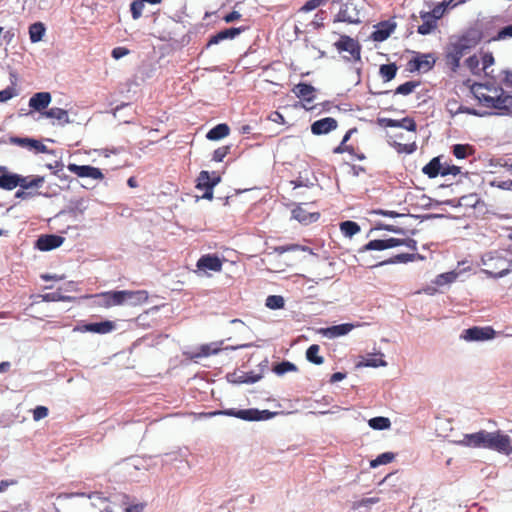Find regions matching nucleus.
<instances>
[{"mask_svg": "<svg viewBox=\"0 0 512 512\" xmlns=\"http://www.w3.org/2000/svg\"><path fill=\"white\" fill-rule=\"evenodd\" d=\"M219 350V348L213 347L212 344H204L199 348V352L196 354V357H207L214 355L218 353Z\"/></svg>", "mask_w": 512, "mask_h": 512, "instance_id": "obj_49", "label": "nucleus"}, {"mask_svg": "<svg viewBox=\"0 0 512 512\" xmlns=\"http://www.w3.org/2000/svg\"><path fill=\"white\" fill-rule=\"evenodd\" d=\"M495 331L492 327L474 326L463 331L461 337L466 341H485L494 337Z\"/></svg>", "mask_w": 512, "mask_h": 512, "instance_id": "obj_7", "label": "nucleus"}, {"mask_svg": "<svg viewBox=\"0 0 512 512\" xmlns=\"http://www.w3.org/2000/svg\"><path fill=\"white\" fill-rule=\"evenodd\" d=\"M493 63H494V57H493L492 53H485L482 56V65H483L482 69L486 75H489V72H487V69L491 65H493Z\"/></svg>", "mask_w": 512, "mask_h": 512, "instance_id": "obj_57", "label": "nucleus"}, {"mask_svg": "<svg viewBox=\"0 0 512 512\" xmlns=\"http://www.w3.org/2000/svg\"><path fill=\"white\" fill-rule=\"evenodd\" d=\"M340 231L345 237H353L358 234L361 230L360 226L354 221H343L340 223Z\"/></svg>", "mask_w": 512, "mask_h": 512, "instance_id": "obj_34", "label": "nucleus"}, {"mask_svg": "<svg viewBox=\"0 0 512 512\" xmlns=\"http://www.w3.org/2000/svg\"><path fill=\"white\" fill-rule=\"evenodd\" d=\"M369 426L375 430H385L391 426V422L387 417H374L368 422Z\"/></svg>", "mask_w": 512, "mask_h": 512, "instance_id": "obj_40", "label": "nucleus"}, {"mask_svg": "<svg viewBox=\"0 0 512 512\" xmlns=\"http://www.w3.org/2000/svg\"><path fill=\"white\" fill-rule=\"evenodd\" d=\"M429 12L430 16L433 17V19L437 22V20L440 19L444 13V6L443 4L437 5L432 11Z\"/></svg>", "mask_w": 512, "mask_h": 512, "instance_id": "obj_63", "label": "nucleus"}, {"mask_svg": "<svg viewBox=\"0 0 512 512\" xmlns=\"http://www.w3.org/2000/svg\"><path fill=\"white\" fill-rule=\"evenodd\" d=\"M353 147L350 146V145H347L346 143L342 142L333 149V153L334 154H342L344 152H348V153H352L353 152Z\"/></svg>", "mask_w": 512, "mask_h": 512, "instance_id": "obj_60", "label": "nucleus"}, {"mask_svg": "<svg viewBox=\"0 0 512 512\" xmlns=\"http://www.w3.org/2000/svg\"><path fill=\"white\" fill-rule=\"evenodd\" d=\"M395 458L394 453L392 452H385L377 456L376 459L372 460L370 462V466L375 468L379 465H385L391 463Z\"/></svg>", "mask_w": 512, "mask_h": 512, "instance_id": "obj_45", "label": "nucleus"}, {"mask_svg": "<svg viewBox=\"0 0 512 512\" xmlns=\"http://www.w3.org/2000/svg\"><path fill=\"white\" fill-rule=\"evenodd\" d=\"M449 112L451 114L466 113V114H470V115H479L476 110L468 108V107H464L462 105L458 106L455 110L449 109Z\"/></svg>", "mask_w": 512, "mask_h": 512, "instance_id": "obj_62", "label": "nucleus"}, {"mask_svg": "<svg viewBox=\"0 0 512 512\" xmlns=\"http://www.w3.org/2000/svg\"><path fill=\"white\" fill-rule=\"evenodd\" d=\"M196 266L200 270L220 272L222 269V261L215 254H206L199 258Z\"/></svg>", "mask_w": 512, "mask_h": 512, "instance_id": "obj_17", "label": "nucleus"}, {"mask_svg": "<svg viewBox=\"0 0 512 512\" xmlns=\"http://www.w3.org/2000/svg\"><path fill=\"white\" fill-rule=\"evenodd\" d=\"M145 8V2L143 0H135L130 5V11L134 20L139 19L142 16Z\"/></svg>", "mask_w": 512, "mask_h": 512, "instance_id": "obj_48", "label": "nucleus"}, {"mask_svg": "<svg viewBox=\"0 0 512 512\" xmlns=\"http://www.w3.org/2000/svg\"><path fill=\"white\" fill-rule=\"evenodd\" d=\"M507 260L497 252H489L481 257L484 266L482 272L491 278H501L509 274L511 269L506 265Z\"/></svg>", "mask_w": 512, "mask_h": 512, "instance_id": "obj_2", "label": "nucleus"}, {"mask_svg": "<svg viewBox=\"0 0 512 512\" xmlns=\"http://www.w3.org/2000/svg\"><path fill=\"white\" fill-rule=\"evenodd\" d=\"M469 53L456 42L448 45L445 53V64L453 72H456L460 66V60Z\"/></svg>", "mask_w": 512, "mask_h": 512, "instance_id": "obj_6", "label": "nucleus"}, {"mask_svg": "<svg viewBox=\"0 0 512 512\" xmlns=\"http://www.w3.org/2000/svg\"><path fill=\"white\" fill-rule=\"evenodd\" d=\"M335 46L339 51L348 52L353 60H360V44L358 43V41L354 40L350 36L342 35L340 39L335 43Z\"/></svg>", "mask_w": 512, "mask_h": 512, "instance_id": "obj_10", "label": "nucleus"}, {"mask_svg": "<svg viewBox=\"0 0 512 512\" xmlns=\"http://www.w3.org/2000/svg\"><path fill=\"white\" fill-rule=\"evenodd\" d=\"M49 410L45 406H37L33 410V419L34 421H40L48 416Z\"/></svg>", "mask_w": 512, "mask_h": 512, "instance_id": "obj_54", "label": "nucleus"}, {"mask_svg": "<svg viewBox=\"0 0 512 512\" xmlns=\"http://www.w3.org/2000/svg\"><path fill=\"white\" fill-rule=\"evenodd\" d=\"M51 101L52 96L49 92H37L29 99V107L43 114Z\"/></svg>", "mask_w": 512, "mask_h": 512, "instance_id": "obj_16", "label": "nucleus"}, {"mask_svg": "<svg viewBox=\"0 0 512 512\" xmlns=\"http://www.w3.org/2000/svg\"><path fill=\"white\" fill-rule=\"evenodd\" d=\"M274 251L282 255L285 252H294V251H308L311 252V249L307 246H302L299 244H288V245H282V246H276L274 247Z\"/></svg>", "mask_w": 512, "mask_h": 512, "instance_id": "obj_41", "label": "nucleus"}, {"mask_svg": "<svg viewBox=\"0 0 512 512\" xmlns=\"http://www.w3.org/2000/svg\"><path fill=\"white\" fill-rule=\"evenodd\" d=\"M44 183L42 176H27L23 177L18 174V186L22 189H29L32 187H40Z\"/></svg>", "mask_w": 512, "mask_h": 512, "instance_id": "obj_30", "label": "nucleus"}, {"mask_svg": "<svg viewBox=\"0 0 512 512\" xmlns=\"http://www.w3.org/2000/svg\"><path fill=\"white\" fill-rule=\"evenodd\" d=\"M28 143H29L28 149H34L36 152H39V153H47L48 152L47 146L44 145L39 140H35V139H31L30 138Z\"/></svg>", "mask_w": 512, "mask_h": 512, "instance_id": "obj_53", "label": "nucleus"}, {"mask_svg": "<svg viewBox=\"0 0 512 512\" xmlns=\"http://www.w3.org/2000/svg\"><path fill=\"white\" fill-rule=\"evenodd\" d=\"M116 329V324L113 321L105 320L99 323H88L77 325L74 331L81 333H96V334H108Z\"/></svg>", "mask_w": 512, "mask_h": 512, "instance_id": "obj_9", "label": "nucleus"}, {"mask_svg": "<svg viewBox=\"0 0 512 512\" xmlns=\"http://www.w3.org/2000/svg\"><path fill=\"white\" fill-rule=\"evenodd\" d=\"M129 53H130L129 49H127L126 47L119 46V47H115L112 50L111 55L115 60H118V59L128 55Z\"/></svg>", "mask_w": 512, "mask_h": 512, "instance_id": "obj_59", "label": "nucleus"}, {"mask_svg": "<svg viewBox=\"0 0 512 512\" xmlns=\"http://www.w3.org/2000/svg\"><path fill=\"white\" fill-rule=\"evenodd\" d=\"M481 41V32L476 29H471L465 32L455 42L459 44L466 51L470 52Z\"/></svg>", "mask_w": 512, "mask_h": 512, "instance_id": "obj_14", "label": "nucleus"}, {"mask_svg": "<svg viewBox=\"0 0 512 512\" xmlns=\"http://www.w3.org/2000/svg\"><path fill=\"white\" fill-rule=\"evenodd\" d=\"M485 433L486 431L482 430L473 434H465L460 444L473 448H484Z\"/></svg>", "mask_w": 512, "mask_h": 512, "instance_id": "obj_24", "label": "nucleus"}, {"mask_svg": "<svg viewBox=\"0 0 512 512\" xmlns=\"http://www.w3.org/2000/svg\"><path fill=\"white\" fill-rule=\"evenodd\" d=\"M41 298L43 301H46V302L66 301L69 299V297L63 296L59 292L46 293L44 295H41Z\"/></svg>", "mask_w": 512, "mask_h": 512, "instance_id": "obj_51", "label": "nucleus"}, {"mask_svg": "<svg viewBox=\"0 0 512 512\" xmlns=\"http://www.w3.org/2000/svg\"><path fill=\"white\" fill-rule=\"evenodd\" d=\"M18 187V174L3 173L0 175V189L13 190Z\"/></svg>", "mask_w": 512, "mask_h": 512, "instance_id": "obj_31", "label": "nucleus"}, {"mask_svg": "<svg viewBox=\"0 0 512 512\" xmlns=\"http://www.w3.org/2000/svg\"><path fill=\"white\" fill-rule=\"evenodd\" d=\"M220 181L219 177L211 178L208 171H201L198 176V188L211 190Z\"/></svg>", "mask_w": 512, "mask_h": 512, "instance_id": "obj_32", "label": "nucleus"}, {"mask_svg": "<svg viewBox=\"0 0 512 512\" xmlns=\"http://www.w3.org/2000/svg\"><path fill=\"white\" fill-rule=\"evenodd\" d=\"M461 171H460V167L456 166V165H443L442 166V172H441V176H447V175H453V176H456L458 174H460Z\"/></svg>", "mask_w": 512, "mask_h": 512, "instance_id": "obj_55", "label": "nucleus"}, {"mask_svg": "<svg viewBox=\"0 0 512 512\" xmlns=\"http://www.w3.org/2000/svg\"><path fill=\"white\" fill-rule=\"evenodd\" d=\"M378 123L382 127H400L407 131L415 133L417 130V124L411 117H405L401 120H395L391 118H380Z\"/></svg>", "mask_w": 512, "mask_h": 512, "instance_id": "obj_13", "label": "nucleus"}, {"mask_svg": "<svg viewBox=\"0 0 512 512\" xmlns=\"http://www.w3.org/2000/svg\"><path fill=\"white\" fill-rule=\"evenodd\" d=\"M335 22H346L349 24L359 23V11L353 3H345L341 6L339 12L335 16Z\"/></svg>", "mask_w": 512, "mask_h": 512, "instance_id": "obj_12", "label": "nucleus"}, {"mask_svg": "<svg viewBox=\"0 0 512 512\" xmlns=\"http://www.w3.org/2000/svg\"><path fill=\"white\" fill-rule=\"evenodd\" d=\"M419 82L417 81H407L401 85H399L396 90H395V93L396 94H401V95H409L410 93H412L414 91V89L416 87L419 86Z\"/></svg>", "mask_w": 512, "mask_h": 512, "instance_id": "obj_47", "label": "nucleus"}, {"mask_svg": "<svg viewBox=\"0 0 512 512\" xmlns=\"http://www.w3.org/2000/svg\"><path fill=\"white\" fill-rule=\"evenodd\" d=\"M67 169L80 178H91L94 180H103L104 174L101 169L90 165H77L69 163Z\"/></svg>", "mask_w": 512, "mask_h": 512, "instance_id": "obj_8", "label": "nucleus"}, {"mask_svg": "<svg viewBox=\"0 0 512 512\" xmlns=\"http://www.w3.org/2000/svg\"><path fill=\"white\" fill-rule=\"evenodd\" d=\"M15 95V89L13 87H7L6 89L0 91V102H6L13 98Z\"/></svg>", "mask_w": 512, "mask_h": 512, "instance_id": "obj_58", "label": "nucleus"}, {"mask_svg": "<svg viewBox=\"0 0 512 512\" xmlns=\"http://www.w3.org/2000/svg\"><path fill=\"white\" fill-rule=\"evenodd\" d=\"M470 90L479 104L494 109L498 114H512V95L505 94L501 86L489 82L474 83Z\"/></svg>", "mask_w": 512, "mask_h": 512, "instance_id": "obj_1", "label": "nucleus"}, {"mask_svg": "<svg viewBox=\"0 0 512 512\" xmlns=\"http://www.w3.org/2000/svg\"><path fill=\"white\" fill-rule=\"evenodd\" d=\"M124 304L141 305L148 301V292L145 290L129 291L124 290Z\"/></svg>", "mask_w": 512, "mask_h": 512, "instance_id": "obj_26", "label": "nucleus"}, {"mask_svg": "<svg viewBox=\"0 0 512 512\" xmlns=\"http://www.w3.org/2000/svg\"><path fill=\"white\" fill-rule=\"evenodd\" d=\"M269 120L275 122V123H278V124H284L285 123V119H284V116L278 112V111H273L269 117H268Z\"/></svg>", "mask_w": 512, "mask_h": 512, "instance_id": "obj_64", "label": "nucleus"}, {"mask_svg": "<svg viewBox=\"0 0 512 512\" xmlns=\"http://www.w3.org/2000/svg\"><path fill=\"white\" fill-rule=\"evenodd\" d=\"M94 297L102 299V304L105 307L120 306L124 304V290L121 291H107L96 294Z\"/></svg>", "mask_w": 512, "mask_h": 512, "instance_id": "obj_18", "label": "nucleus"}, {"mask_svg": "<svg viewBox=\"0 0 512 512\" xmlns=\"http://www.w3.org/2000/svg\"><path fill=\"white\" fill-rule=\"evenodd\" d=\"M465 64L473 73H476V71L479 69V59L476 55L468 57L465 60Z\"/></svg>", "mask_w": 512, "mask_h": 512, "instance_id": "obj_56", "label": "nucleus"}, {"mask_svg": "<svg viewBox=\"0 0 512 512\" xmlns=\"http://www.w3.org/2000/svg\"><path fill=\"white\" fill-rule=\"evenodd\" d=\"M45 34V26L41 22H36L30 25L29 27V36L30 40L33 43L39 42L42 40Z\"/></svg>", "mask_w": 512, "mask_h": 512, "instance_id": "obj_35", "label": "nucleus"}, {"mask_svg": "<svg viewBox=\"0 0 512 512\" xmlns=\"http://www.w3.org/2000/svg\"><path fill=\"white\" fill-rule=\"evenodd\" d=\"M397 246H405L410 249L412 252L417 250V241L412 238H388V239H375L369 241L363 248L362 251L365 250H385L389 248H394Z\"/></svg>", "mask_w": 512, "mask_h": 512, "instance_id": "obj_4", "label": "nucleus"}, {"mask_svg": "<svg viewBox=\"0 0 512 512\" xmlns=\"http://www.w3.org/2000/svg\"><path fill=\"white\" fill-rule=\"evenodd\" d=\"M230 146H222L217 148L214 153L212 159L215 162H222L223 159L229 154Z\"/></svg>", "mask_w": 512, "mask_h": 512, "instance_id": "obj_52", "label": "nucleus"}, {"mask_svg": "<svg viewBox=\"0 0 512 512\" xmlns=\"http://www.w3.org/2000/svg\"><path fill=\"white\" fill-rule=\"evenodd\" d=\"M230 128L227 124L221 123L213 127L206 134L207 139L216 141L225 138L229 135Z\"/></svg>", "mask_w": 512, "mask_h": 512, "instance_id": "obj_29", "label": "nucleus"}, {"mask_svg": "<svg viewBox=\"0 0 512 512\" xmlns=\"http://www.w3.org/2000/svg\"><path fill=\"white\" fill-rule=\"evenodd\" d=\"M473 153L472 146L468 144H456L453 146V155L458 159H464Z\"/></svg>", "mask_w": 512, "mask_h": 512, "instance_id": "obj_43", "label": "nucleus"}, {"mask_svg": "<svg viewBox=\"0 0 512 512\" xmlns=\"http://www.w3.org/2000/svg\"><path fill=\"white\" fill-rule=\"evenodd\" d=\"M297 370V366L289 361H282L273 367V372L277 375H283L287 372H296Z\"/></svg>", "mask_w": 512, "mask_h": 512, "instance_id": "obj_42", "label": "nucleus"}, {"mask_svg": "<svg viewBox=\"0 0 512 512\" xmlns=\"http://www.w3.org/2000/svg\"><path fill=\"white\" fill-rule=\"evenodd\" d=\"M420 17L423 20V23L418 26V33L421 35H427L429 34L433 29L436 28L437 23L433 19V17L430 16V12L421 11Z\"/></svg>", "mask_w": 512, "mask_h": 512, "instance_id": "obj_27", "label": "nucleus"}, {"mask_svg": "<svg viewBox=\"0 0 512 512\" xmlns=\"http://www.w3.org/2000/svg\"><path fill=\"white\" fill-rule=\"evenodd\" d=\"M395 25H391L387 22L381 23L380 28L375 30L372 34V38L375 41H384L393 32Z\"/></svg>", "mask_w": 512, "mask_h": 512, "instance_id": "obj_33", "label": "nucleus"}, {"mask_svg": "<svg viewBox=\"0 0 512 512\" xmlns=\"http://www.w3.org/2000/svg\"><path fill=\"white\" fill-rule=\"evenodd\" d=\"M244 30H245L244 28H235V27L221 30L218 33H216L215 35L210 37V39L207 43V46L218 44L221 41L226 40V39H233L236 36H238L241 32H243Z\"/></svg>", "mask_w": 512, "mask_h": 512, "instance_id": "obj_21", "label": "nucleus"}, {"mask_svg": "<svg viewBox=\"0 0 512 512\" xmlns=\"http://www.w3.org/2000/svg\"><path fill=\"white\" fill-rule=\"evenodd\" d=\"M386 363L381 358L370 357L365 360L364 365L368 367L384 366Z\"/></svg>", "mask_w": 512, "mask_h": 512, "instance_id": "obj_61", "label": "nucleus"}, {"mask_svg": "<svg viewBox=\"0 0 512 512\" xmlns=\"http://www.w3.org/2000/svg\"><path fill=\"white\" fill-rule=\"evenodd\" d=\"M512 38V23L505 27H502L498 32L492 36L488 41H504Z\"/></svg>", "mask_w": 512, "mask_h": 512, "instance_id": "obj_44", "label": "nucleus"}, {"mask_svg": "<svg viewBox=\"0 0 512 512\" xmlns=\"http://www.w3.org/2000/svg\"><path fill=\"white\" fill-rule=\"evenodd\" d=\"M397 70L398 68L395 63L383 64L380 66L379 73L385 82H389L395 78Z\"/></svg>", "mask_w": 512, "mask_h": 512, "instance_id": "obj_37", "label": "nucleus"}, {"mask_svg": "<svg viewBox=\"0 0 512 512\" xmlns=\"http://www.w3.org/2000/svg\"><path fill=\"white\" fill-rule=\"evenodd\" d=\"M338 126L336 119L332 117H325L316 120L311 124V132L314 135H323L335 130Z\"/></svg>", "mask_w": 512, "mask_h": 512, "instance_id": "obj_15", "label": "nucleus"}, {"mask_svg": "<svg viewBox=\"0 0 512 512\" xmlns=\"http://www.w3.org/2000/svg\"><path fill=\"white\" fill-rule=\"evenodd\" d=\"M390 145L398 152V153H405V154H412L417 150V145L415 141H412L411 143H400L396 140H393L390 142Z\"/></svg>", "mask_w": 512, "mask_h": 512, "instance_id": "obj_39", "label": "nucleus"}, {"mask_svg": "<svg viewBox=\"0 0 512 512\" xmlns=\"http://www.w3.org/2000/svg\"><path fill=\"white\" fill-rule=\"evenodd\" d=\"M320 347L317 344L309 346L306 351V358L309 362L321 365L324 362V358L319 355Z\"/></svg>", "mask_w": 512, "mask_h": 512, "instance_id": "obj_38", "label": "nucleus"}, {"mask_svg": "<svg viewBox=\"0 0 512 512\" xmlns=\"http://www.w3.org/2000/svg\"><path fill=\"white\" fill-rule=\"evenodd\" d=\"M43 116L57 120L60 125L69 124L71 122L68 111L59 107H52L44 111Z\"/></svg>", "mask_w": 512, "mask_h": 512, "instance_id": "obj_25", "label": "nucleus"}, {"mask_svg": "<svg viewBox=\"0 0 512 512\" xmlns=\"http://www.w3.org/2000/svg\"><path fill=\"white\" fill-rule=\"evenodd\" d=\"M292 216L302 224H310L316 222L320 218V213L308 212L301 205H297L292 210Z\"/></svg>", "mask_w": 512, "mask_h": 512, "instance_id": "obj_20", "label": "nucleus"}, {"mask_svg": "<svg viewBox=\"0 0 512 512\" xmlns=\"http://www.w3.org/2000/svg\"><path fill=\"white\" fill-rule=\"evenodd\" d=\"M265 304L270 309H281L284 307L285 301L280 295H270L266 298Z\"/></svg>", "mask_w": 512, "mask_h": 512, "instance_id": "obj_46", "label": "nucleus"}, {"mask_svg": "<svg viewBox=\"0 0 512 512\" xmlns=\"http://www.w3.org/2000/svg\"><path fill=\"white\" fill-rule=\"evenodd\" d=\"M355 326L350 323L334 325L321 330V333L328 338H336L348 334Z\"/></svg>", "mask_w": 512, "mask_h": 512, "instance_id": "obj_23", "label": "nucleus"}, {"mask_svg": "<svg viewBox=\"0 0 512 512\" xmlns=\"http://www.w3.org/2000/svg\"><path fill=\"white\" fill-rule=\"evenodd\" d=\"M416 259V254L413 253H400L397 255H394L393 257L389 258L388 260L382 261L380 265L385 264H397V263H408L412 262Z\"/></svg>", "mask_w": 512, "mask_h": 512, "instance_id": "obj_36", "label": "nucleus"}, {"mask_svg": "<svg viewBox=\"0 0 512 512\" xmlns=\"http://www.w3.org/2000/svg\"><path fill=\"white\" fill-rule=\"evenodd\" d=\"M231 416L236 417L245 421H261L268 420L273 417L274 413L269 410H258L255 408L236 410V409H225V410H216L212 412L202 413L201 416L204 417H214V416Z\"/></svg>", "mask_w": 512, "mask_h": 512, "instance_id": "obj_3", "label": "nucleus"}, {"mask_svg": "<svg viewBox=\"0 0 512 512\" xmlns=\"http://www.w3.org/2000/svg\"><path fill=\"white\" fill-rule=\"evenodd\" d=\"M64 242V238L58 235H42L36 241V247L41 251H49L58 248Z\"/></svg>", "mask_w": 512, "mask_h": 512, "instance_id": "obj_19", "label": "nucleus"}, {"mask_svg": "<svg viewBox=\"0 0 512 512\" xmlns=\"http://www.w3.org/2000/svg\"><path fill=\"white\" fill-rule=\"evenodd\" d=\"M484 448L495 450L505 455H510L512 453V441L508 435H505L500 431H486Z\"/></svg>", "mask_w": 512, "mask_h": 512, "instance_id": "obj_5", "label": "nucleus"}, {"mask_svg": "<svg viewBox=\"0 0 512 512\" xmlns=\"http://www.w3.org/2000/svg\"><path fill=\"white\" fill-rule=\"evenodd\" d=\"M321 5H324L323 0H308L302 7L299 8L298 13L310 12L317 9Z\"/></svg>", "mask_w": 512, "mask_h": 512, "instance_id": "obj_50", "label": "nucleus"}, {"mask_svg": "<svg viewBox=\"0 0 512 512\" xmlns=\"http://www.w3.org/2000/svg\"><path fill=\"white\" fill-rule=\"evenodd\" d=\"M315 88L308 83H299L294 86L292 92L300 99L306 102H312L315 99Z\"/></svg>", "mask_w": 512, "mask_h": 512, "instance_id": "obj_22", "label": "nucleus"}, {"mask_svg": "<svg viewBox=\"0 0 512 512\" xmlns=\"http://www.w3.org/2000/svg\"><path fill=\"white\" fill-rule=\"evenodd\" d=\"M435 65V58L431 54H420L408 62L409 71L428 72Z\"/></svg>", "mask_w": 512, "mask_h": 512, "instance_id": "obj_11", "label": "nucleus"}, {"mask_svg": "<svg viewBox=\"0 0 512 512\" xmlns=\"http://www.w3.org/2000/svg\"><path fill=\"white\" fill-rule=\"evenodd\" d=\"M442 164L440 162L439 157H434L430 160L428 164H426L422 168V172L427 175L429 178H435L438 175H441L442 172Z\"/></svg>", "mask_w": 512, "mask_h": 512, "instance_id": "obj_28", "label": "nucleus"}]
</instances>
